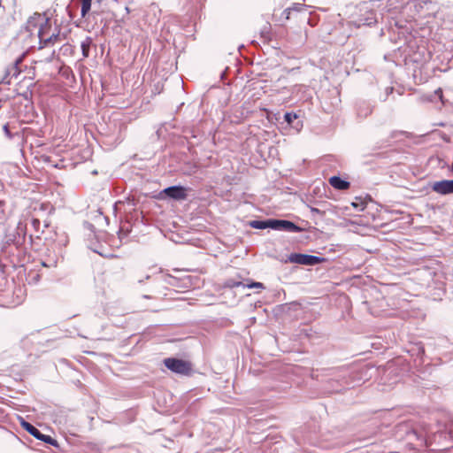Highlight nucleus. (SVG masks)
<instances>
[{"label":"nucleus","instance_id":"nucleus-1","mask_svg":"<svg viewBox=\"0 0 453 453\" xmlns=\"http://www.w3.org/2000/svg\"><path fill=\"white\" fill-rule=\"evenodd\" d=\"M164 365L168 370L176 374L189 376L193 372V365L188 360L167 357L164 359Z\"/></svg>","mask_w":453,"mask_h":453},{"label":"nucleus","instance_id":"nucleus-2","mask_svg":"<svg viewBox=\"0 0 453 453\" xmlns=\"http://www.w3.org/2000/svg\"><path fill=\"white\" fill-rule=\"evenodd\" d=\"M323 260V257L318 256L301 253H291L284 262L304 265H315L321 263Z\"/></svg>","mask_w":453,"mask_h":453},{"label":"nucleus","instance_id":"nucleus-3","mask_svg":"<svg viewBox=\"0 0 453 453\" xmlns=\"http://www.w3.org/2000/svg\"><path fill=\"white\" fill-rule=\"evenodd\" d=\"M20 425H21L22 428H24L28 434H30L32 436H34L37 440H40L45 443H48L51 446L56 447V448L58 447V442L57 441V440L53 439L50 435L42 434L39 429H37L35 426H34L29 422L22 419L20 422Z\"/></svg>","mask_w":453,"mask_h":453},{"label":"nucleus","instance_id":"nucleus-4","mask_svg":"<svg viewBox=\"0 0 453 453\" xmlns=\"http://www.w3.org/2000/svg\"><path fill=\"white\" fill-rule=\"evenodd\" d=\"M50 24L49 23V27L41 26L39 30H37L40 49L47 47L50 44H54L59 39V35L55 34V33L47 36L48 30H50Z\"/></svg>","mask_w":453,"mask_h":453},{"label":"nucleus","instance_id":"nucleus-5","mask_svg":"<svg viewBox=\"0 0 453 453\" xmlns=\"http://www.w3.org/2000/svg\"><path fill=\"white\" fill-rule=\"evenodd\" d=\"M272 229L288 233H300L302 227L286 219H273Z\"/></svg>","mask_w":453,"mask_h":453},{"label":"nucleus","instance_id":"nucleus-6","mask_svg":"<svg viewBox=\"0 0 453 453\" xmlns=\"http://www.w3.org/2000/svg\"><path fill=\"white\" fill-rule=\"evenodd\" d=\"M49 22L50 19L46 18L45 15L35 13L27 21L26 28L29 33L32 34L35 29H39L41 26L49 27Z\"/></svg>","mask_w":453,"mask_h":453},{"label":"nucleus","instance_id":"nucleus-7","mask_svg":"<svg viewBox=\"0 0 453 453\" xmlns=\"http://www.w3.org/2000/svg\"><path fill=\"white\" fill-rule=\"evenodd\" d=\"M433 191L439 195L453 194V180H442L434 181L431 186Z\"/></svg>","mask_w":453,"mask_h":453},{"label":"nucleus","instance_id":"nucleus-8","mask_svg":"<svg viewBox=\"0 0 453 453\" xmlns=\"http://www.w3.org/2000/svg\"><path fill=\"white\" fill-rule=\"evenodd\" d=\"M162 193L166 195L168 197L177 201L184 200L187 198L186 188L182 186L174 185L165 188Z\"/></svg>","mask_w":453,"mask_h":453},{"label":"nucleus","instance_id":"nucleus-9","mask_svg":"<svg viewBox=\"0 0 453 453\" xmlns=\"http://www.w3.org/2000/svg\"><path fill=\"white\" fill-rule=\"evenodd\" d=\"M22 58H23V56H20L19 58L15 59V61L10 67H8L6 69L5 75L2 81L3 83L10 84L11 81L9 78H13V77L16 78L19 74L20 70L19 69L18 65L22 61Z\"/></svg>","mask_w":453,"mask_h":453},{"label":"nucleus","instance_id":"nucleus-10","mask_svg":"<svg viewBox=\"0 0 453 453\" xmlns=\"http://www.w3.org/2000/svg\"><path fill=\"white\" fill-rule=\"evenodd\" d=\"M330 185L338 190H346L349 188V182L339 176H332L329 179Z\"/></svg>","mask_w":453,"mask_h":453},{"label":"nucleus","instance_id":"nucleus-11","mask_svg":"<svg viewBox=\"0 0 453 453\" xmlns=\"http://www.w3.org/2000/svg\"><path fill=\"white\" fill-rule=\"evenodd\" d=\"M372 111V107L367 103H361L357 107V115L360 118H366Z\"/></svg>","mask_w":453,"mask_h":453},{"label":"nucleus","instance_id":"nucleus-12","mask_svg":"<svg viewBox=\"0 0 453 453\" xmlns=\"http://www.w3.org/2000/svg\"><path fill=\"white\" fill-rule=\"evenodd\" d=\"M272 222L273 219H267V220H252L250 223V226L255 229H265V228H271L272 229Z\"/></svg>","mask_w":453,"mask_h":453},{"label":"nucleus","instance_id":"nucleus-13","mask_svg":"<svg viewBox=\"0 0 453 453\" xmlns=\"http://www.w3.org/2000/svg\"><path fill=\"white\" fill-rule=\"evenodd\" d=\"M16 232H17V234L19 235V240H15V239H9L8 240V242H15L17 244H19L20 242V240L23 241L24 238H25V235H26V226L21 223L19 222L17 226V228H16Z\"/></svg>","mask_w":453,"mask_h":453},{"label":"nucleus","instance_id":"nucleus-14","mask_svg":"<svg viewBox=\"0 0 453 453\" xmlns=\"http://www.w3.org/2000/svg\"><path fill=\"white\" fill-rule=\"evenodd\" d=\"M92 43L91 37L88 36L83 40L81 43V48L82 51L83 58H88L89 55V50Z\"/></svg>","mask_w":453,"mask_h":453},{"label":"nucleus","instance_id":"nucleus-15","mask_svg":"<svg viewBox=\"0 0 453 453\" xmlns=\"http://www.w3.org/2000/svg\"><path fill=\"white\" fill-rule=\"evenodd\" d=\"M351 205L358 211H363L366 207V202L361 197H356Z\"/></svg>","mask_w":453,"mask_h":453},{"label":"nucleus","instance_id":"nucleus-16","mask_svg":"<svg viewBox=\"0 0 453 453\" xmlns=\"http://www.w3.org/2000/svg\"><path fill=\"white\" fill-rule=\"evenodd\" d=\"M42 265L44 266V267H48V268H54L57 266V264H58V258L56 256L52 257H49L48 259L46 260H42L41 262Z\"/></svg>","mask_w":453,"mask_h":453},{"label":"nucleus","instance_id":"nucleus-17","mask_svg":"<svg viewBox=\"0 0 453 453\" xmlns=\"http://www.w3.org/2000/svg\"><path fill=\"white\" fill-rule=\"evenodd\" d=\"M92 0H82L81 1V13L82 17H85L86 14L89 12L91 8Z\"/></svg>","mask_w":453,"mask_h":453},{"label":"nucleus","instance_id":"nucleus-18","mask_svg":"<svg viewBox=\"0 0 453 453\" xmlns=\"http://www.w3.org/2000/svg\"><path fill=\"white\" fill-rule=\"evenodd\" d=\"M225 286L227 288H239V287H242L245 288V284L243 282L234 280H228L226 282Z\"/></svg>","mask_w":453,"mask_h":453},{"label":"nucleus","instance_id":"nucleus-19","mask_svg":"<svg viewBox=\"0 0 453 453\" xmlns=\"http://www.w3.org/2000/svg\"><path fill=\"white\" fill-rule=\"evenodd\" d=\"M298 118L297 114L294 113V112H286L284 114V120L288 123V124H292L293 121L295 119H296Z\"/></svg>","mask_w":453,"mask_h":453},{"label":"nucleus","instance_id":"nucleus-20","mask_svg":"<svg viewBox=\"0 0 453 453\" xmlns=\"http://www.w3.org/2000/svg\"><path fill=\"white\" fill-rule=\"evenodd\" d=\"M246 288H264V285L261 282H251L250 284H245Z\"/></svg>","mask_w":453,"mask_h":453},{"label":"nucleus","instance_id":"nucleus-21","mask_svg":"<svg viewBox=\"0 0 453 453\" xmlns=\"http://www.w3.org/2000/svg\"><path fill=\"white\" fill-rule=\"evenodd\" d=\"M3 130H4V134H5V135H6L9 139H12V133L10 132V129H9V126H8V124L4 125V127H3Z\"/></svg>","mask_w":453,"mask_h":453},{"label":"nucleus","instance_id":"nucleus-22","mask_svg":"<svg viewBox=\"0 0 453 453\" xmlns=\"http://www.w3.org/2000/svg\"><path fill=\"white\" fill-rule=\"evenodd\" d=\"M40 224H41V222H40V220H39V219H32V226H34V228H35L36 231H38V228H39V226H40Z\"/></svg>","mask_w":453,"mask_h":453},{"label":"nucleus","instance_id":"nucleus-23","mask_svg":"<svg viewBox=\"0 0 453 453\" xmlns=\"http://www.w3.org/2000/svg\"><path fill=\"white\" fill-rule=\"evenodd\" d=\"M342 388H337V389H335L334 391H335V392H339V391H342Z\"/></svg>","mask_w":453,"mask_h":453},{"label":"nucleus","instance_id":"nucleus-24","mask_svg":"<svg viewBox=\"0 0 453 453\" xmlns=\"http://www.w3.org/2000/svg\"><path fill=\"white\" fill-rule=\"evenodd\" d=\"M104 219L105 220V222L108 224V219L106 217H104Z\"/></svg>","mask_w":453,"mask_h":453},{"label":"nucleus","instance_id":"nucleus-25","mask_svg":"<svg viewBox=\"0 0 453 453\" xmlns=\"http://www.w3.org/2000/svg\"><path fill=\"white\" fill-rule=\"evenodd\" d=\"M39 277V274H36V277H35V280H37Z\"/></svg>","mask_w":453,"mask_h":453},{"label":"nucleus","instance_id":"nucleus-26","mask_svg":"<svg viewBox=\"0 0 453 453\" xmlns=\"http://www.w3.org/2000/svg\"><path fill=\"white\" fill-rule=\"evenodd\" d=\"M39 277V274H36V277H35V280H37Z\"/></svg>","mask_w":453,"mask_h":453}]
</instances>
